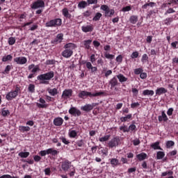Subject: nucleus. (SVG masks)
Returning a JSON list of instances; mask_svg holds the SVG:
<instances>
[{
    "mask_svg": "<svg viewBox=\"0 0 178 178\" xmlns=\"http://www.w3.org/2000/svg\"><path fill=\"white\" fill-rule=\"evenodd\" d=\"M102 17V14L101 13H97L95 17L92 18L93 22H98L99 19Z\"/></svg>",
    "mask_w": 178,
    "mask_h": 178,
    "instance_id": "obj_40",
    "label": "nucleus"
},
{
    "mask_svg": "<svg viewBox=\"0 0 178 178\" xmlns=\"http://www.w3.org/2000/svg\"><path fill=\"white\" fill-rule=\"evenodd\" d=\"M129 22L131 23V24H136V23L138 22V17H137L136 15H132L130 17Z\"/></svg>",
    "mask_w": 178,
    "mask_h": 178,
    "instance_id": "obj_36",
    "label": "nucleus"
},
{
    "mask_svg": "<svg viewBox=\"0 0 178 178\" xmlns=\"http://www.w3.org/2000/svg\"><path fill=\"white\" fill-rule=\"evenodd\" d=\"M14 62L17 63V65H26V63H27V58L24 56L17 57L14 58Z\"/></svg>",
    "mask_w": 178,
    "mask_h": 178,
    "instance_id": "obj_13",
    "label": "nucleus"
},
{
    "mask_svg": "<svg viewBox=\"0 0 178 178\" xmlns=\"http://www.w3.org/2000/svg\"><path fill=\"white\" fill-rule=\"evenodd\" d=\"M155 92H156V95H158L159 97L163 94H166V92H168V90H166V88L163 87L157 88Z\"/></svg>",
    "mask_w": 178,
    "mask_h": 178,
    "instance_id": "obj_18",
    "label": "nucleus"
},
{
    "mask_svg": "<svg viewBox=\"0 0 178 178\" xmlns=\"http://www.w3.org/2000/svg\"><path fill=\"white\" fill-rule=\"evenodd\" d=\"M120 141V139H119V137L116 136L112 138L108 143V148H116L119 145V142Z\"/></svg>",
    "mask_w": 178,
    "mask_h": 178,
    "instance_id": "obj_9",
    "label": "nucleus"
},
{
    "mask_svg": "<svg viewBox=\"0 0 178 178\" xmlns=\"http://www.w3.org/2000/svg\"><path fill=\"white\" fill-rule=\"evenodd\" d=\"M159 142H155L154 143L151 145V147L153 148V149H160L161 151H162V147H161V146H159Z\"/></svg>",
    "mask_w": 178,
    "mask_h": 178,
    "instance_id": "obj_37",
    "label": "nucleus"
},
{
    "mask_svg": "<svg viewBox=\"0 0 178 178\" xmlns=\"http://www.w3.org/2000/svg\"><path fill=\"white\" fill-rule=\"evenodd\" d=\"M47 91L51 97H55V95H58L59 94V92H58V89L56 88H49L47 89Z\"/></svg>",
    "mask_w": 178,
    "mask_h": 178,
    "instance_id": "obj_25",
    "label": "nucleus"
},
{
    "mask_svg": "<svg viewBox=\"0 0 178 178\" xmlns=\"http://www.w3.org/2000/svg\"><path fill=\"white\" fill-rule=\"evenodd\" d=\"M16 44V38L15 37H10L8 38V44L15 45Z\"/></svg>",
    "mask_w": 178,
    "mask_h": 178,
    "instance_id": "obj_44",
    "label": "nucleus"
},
{
    "mask_svg": "<svg viewBox=\"0 0 178 178\" xmlns=\"http://www.w3.org/2000/svg\"><path fill=\"white\" fill-rule=\"evenodd\" d=\"M93 45L96 49H98V48L101 45V43L99 42H98L97 40H94Z\"/></svg>",
    "mask_w": 178,
    "mask_h": 178,
    "instance_id": "obj_58",
    "label": "nucleus"
},
{
    "mask_svg": "<svg viewBox=\"0 0 178 178\" xmlns=\"http://www.w3.org/2000/svg\"><path fill=\"white\" fill-rule=\"evenodd\" d=\"M104 56H105L106 59H111V60H112V59H113L115 58V55L110 54L109 53H107V52H106L104 54Z\"/></svg>",
    "mask_w": 178,
    "mask_h": 178,
    "instance_id": "obj_48",
    "label": "nucleus"
},
{
    "mask_svg": "<svg viewBox=\"0 0 178 178\" xmlns=\"http://www.w3.org/2000/svg\"><path fill=\"white\" fill-rule=\"evenodd\" d=\"M110 163L113 168H116L117 166H119L120 165V163L119 162V159H110Z\"/></svg>",
    "mask_w": 178,
    "mask_h": 178,
    "instance_id": "obj_22",
    "label": "nucleus"
},
{
    "mask_svg": "<svg viewBox=\"0 0 178 178\" xmlns=\"http://www.w3.org/2000/svg\"><path fill=\"white\" fill-rule=\"evenodd\" d=\"M116 77L118 79L120 83H125V81H127V78H126V76L122 74L116 75Z\"/></svg>",
    "mask_w": 178,
    "mask_h": 178,
    "instance_id": "obj_30",
    "label": "nucleus"
},
{
    "mask_svg": "<svg viewBox=\"0 0 178 178\" xmlns=\"http://www.w3.org/2000/svg\"><path fill=\"white\" fill-rule=\"evenodd\" d=\"M101 9L104 11L105 17H112L115 15V10L109 8L106 5H102Z\"/></svg>",
    "mask_w": 178,
    "mask_h": 178,
    "instance_id": "obj_6",
    "label": "nucleus"
},
{
    "mask_svg": "<svg viewBox=\"0 0 178 178\" xmlns=\"http://www.w3.org/2000/svg\"><path fill=\"white\" fill-rule=\"evenodd\" d=\"M63 118H60V117H58V118H54V126H57V127H59V126H62V124H63Z\"/></svg>",
    "mask_w": 178,
    "mask_h": 178,
    "instance_id": "obj_19",
    "label": "nucleus"
},
{
    "mask_svg": "<svg viewBox=\"0 0 178 178\" xmlns=\"http://www.w3.org/2000/svg\"><path fill=\"white\" fill-rule=\"evenodd\" d=\"M109 138H111V135H106L104 137L99 138V141H100V143H105V141H108Z\"/></svg>",
    "mask_w": 178,
    "mask_h": 178,
    "instance_id": "obj_41",
    "label": "nucleus"
},
{
    "mask_svg": "<svg viewBox=\"0 0 178 178\" xmlns=\"http://www.w3.org/2000/svg\"><path fill=\"white\" fill-rule=\"evenodd\" d=\"M28 91L31 93L35 92V86L33 83L29 84Z\"/></svg>",
    "mask_w": 178,
    "mask_h": 178,
    "instance_id": "obj_42",
    "label": "nucleus"
},
{
    "mask_svg": "<svg viewBox=\"0 0 178 178\" xmlns=\"http://www.w3.org/2000/svg\"><path fill=\"white\" fill-rule=\"evenodd\" d=\"M159 122L161 123L162 122H168L169 118H168V115L165 113V111L161 112V115L158 117Z\"/></svg>",
    "mask_w": 178,
    "mask_h": 178,
    "instance_id": "obj_17",
    "label": "nucleus"
},
{
    "mask_svg": "<svg viewBox=\"0 0 178 178\" xmlns=\"http://www.w3.org/2000/svg\"><path fill=\"white\" fill-rule=\"evenodd\" d=\"M63 41V33H58L56 37L51 41V44L54 45H58V44H60Z\"/></svg>",
    "mask_w": 178,
    "mask_h": 178,
    "instance_id": "obj_10",
    "label": "nucleus"
},
{
    "mask_svg": "<svg viewBox=\"0 0 178 178\" xmlns=\"http://www.w3.org/2000/svg\"><path fill=\"white\" fill-rule=\"evenodd\" d=\"M136 158L137 159H138V161H144L145 159H147V154L142 152L139 154H137Z\"/></svg>",
    "mask_w": 178,
    "mask_h": 178,
    "instance_id": "obj_33",
    "label": "nucleus"
},
{
    "mask_svg": "<svg viewBox=\"0 0 178 178\" xmlns=\"http://www.w3.org/2000/svg\"><path fill=\"white\" fill-rule=\"evenodd\" d=\"M143 72H144L143 68H136L134 70V73L136 74H141Z\"/></svg>",
    "mask_w": 178,
    "mask_h": 178,
    "instance_id": "obj_56",
    "label": "nucleus"
},
{
    "mask_svg": "<svg viewBox=\"0 0 178 178\" xmlns=\"http://www.w3.org/2000/svg\"><path fill=\"white\" fill-rule=\"evenodd\" d=\"M13 69V65H6L5 70L1 72L2 74H9L10 70Z\"/></svg>",
    "mask_w": 178,
    "mask_h": 178,
    "instance_id": "obj_31",
    "label": "nucleus"
},
{
    "mask_svg": "<svg viewBox=\"0 0 178 178\" xmlns=\"http://www.w3.org/2000/svg\"><path fill=\"white\" fill-rule=\"evenodd\" d=\"M101 95H106V92H97L95 93H92L91 92L81 90L78 94L79 98H81V99H86L87 97H90V98H92V97H101Z\"/></svg>",
    "mask_w": 178,
    "mask_h": 178,
    "instance_id": "obj_3",
    "label": "nucleus"
},
{
    "mask_svg": "<svg viewBox=\"0 0 178 178\" xmlns=\"http://www.w3.org/2000/svg\"><path fill=\"white\" fill-rule=\"evenodd\" d=\"M78 6L80 8L83 9V8H86V6H87V2H86V1H81V2L79 3Z\"/></svg>",
    "mask_w": 178,
    "mask_h": 178,
    "instance_id": "obj_51",
    "label": "nucleus"
},
{
    "mask_svg": "<svg viewBox=\"0 0 178 178\" xmlns=\"http://www.w3.org/2000/svg\"><path fill=\"white\" fill-rule=\"evenodd\" d=\"M172 22H173V17H168L165 19L164 23L166 26H169Z\"/></svg>",
    "mask_w": 178,
    "mask_h": 178,
    "instance_id": "obj_47",
    "label": "nucleus"
},
{
    "mask_svg": "<svg viewBox=\"0 0 178 178\" xmlns=\"http://www.w3.org/2000/svg\"><path fill=\"white\" fill-rule=\"evenodd\" d=\"M72 95H73V90L65 89V90H63L61 97L62 98H63V99H67L70 98V97H72Z\"/></svg>",
    "mask_w": 178,
    "mask_h": 178,
    "instance_id": "obj_12",
    "label": "nucleus"
},
{
    "mask_svg": "<svg viewBox=\"0 0 178 178\" xmlns=\"http://www.w3.org/2000/svg\"><path fill=\"white\" fill-rule=\"evenodd\" d=\"M0 178H19L17 176H11L10 175H3Z\"/></svg>",
    "mask_w": 178,
    "mask_h": 178,
    "instance_id": "obj_55",
    "label": "nucleus"
},
{
    "mask_svg": "<svg viewBox=\"0 0 178 178\" xmlns=\"http://www.w3.org/2000/svg\"><path fill=\"white\" fill-rule=\"evenodd\" d=\"M120 130L123 131V133H129V131H130V129H129L126 125L120 127Z\"/></svg>",
    "mask_w": 178,
    "mask_h": 178,
    "instance_id": "obj_45",
    "label": "nucleus"
},
{
    "mask_svg": "<svg viewBox=\"0 0 178 178\" xmlns=\"http://www.w3.org/2000/svg\"><path fill=\"white\" fill-rule=\"evenodd\" d=\"M86 67L88 69V70H90L91 73H94L98 70L97 67H93L92 64H91V62L88 61L86 63Z\"/></svg>",
    "mask_w": 178,
    "mask_h": 178,
    "instance_id": "obj_21",
    "label": "nucleus"
},
{
    "mask_svg": "<svg viewBox=\"0 0 178 178\" xmlns=\"http://www.w3.org/2000/svg\"><path fill=\"white\" fill-rule=\"evenodd\" d=\"M78 132L76 130L70 129L68 132V136L70 138H76L78 137Z\"/></svg>",
    "mask_w": 178,
    "mask_h": 178,
    "instance_id": "obj_24",
    "label": "nucleus"
},
{
    "mask_svg": "<svg viewBox=\"0 0 178 178\" xmlns=\"http://www.w3.org/2000/svg\"><path fill=\"white\" fill-rule=\"evenodd\" d=\"M19 130L22 131V133H24L26 131H30L31 129L30 127L19 126Z\"/></svg>",
    "mask_w": 178,
    "mask_h": 178,
    "instance_id": "obj_38",
    "label": "nucleus"
},
{
    "mask_svg": "<svg viewBox=\"0 0 178 178\" xmlns=\"http://www.w3.org/2000/svg\"><path fill=\"white\" fill-rule=\"evenodd\" d=\"M12 59H13V56L10 54H8L7 56H3L2 57V62H12Z\"/></svg>",
    "mask_w": 178,
    "mask_h": 178,
    "instance_id": "obj_29",
    "label": "nucleus"
},
{
    "mask_svg": "<svg viewBox=\"0 0 178 178\" xmlns=\"http://www.w3.org/2000/svg\"><path fill=\"white\" fill-rule=\"evenodd\" d=\"M46 27H60L62 26V19L56 18L51 19L45 24Z\"/></svg>",
    "mask_w": 178,
    "mask_h": 178,
    "instance_id": "obj_5",
    "label": "nucleus"
},
{
    "mask_svg": "<svg viewBox=\"0 0 178 178\" xmlns=\"http://www.w3.org/2000/svg\"><path fill=\"white\" fill-rule=\"evenodd\" d=\"M165 157V152H157L156 153V159H163Z\"/></svg>",
    "mask_w": 178,
    "mask_h": 178,
    "instance_id": "obj_43",
    "label": "nucleus"
},
{
    "mask_svg": "<svg viewBox=\"0 0 178 178\" xmlns=\"http://www.w3.org/2000/svg\"><path fill=\"white\" fill-rule=\"evenodd\" d=\"M122 12H130L131 10V7L130 6H127L122 8Z\"/></svg>",
    "mask_w": 178,
    "mask_h": 178,
    "instance_id": "obj_59",
    "label": "nucleus"
},
{
    "mask_svg": "<svg viewBox=\"0 0 178 178\" xmlns=\"http://www.w3.org/2000/svg\"><path fill=\"white\" fill-rule=\"evenodd\" d=\"M156 3L154 2L147 3L142 6V9H148V8H154Z\"/></svg>",
    "mask_w": 178,
    "mask_h": 178,
    "instance_id": "obj_35",
    "label": "nucleus"
},
{
    "mask_svg": "<svg viewBox=\"0 0 178 178\" xmlns=\"http://www.w3.org/2000/svg\"><path fill=\"white\" fill-rule=\"evenodd\" d=\"M63 15L65 17H67V19H70L72 17V15L69 13V10L67 8L63 9Z\"/></svg>",
    "mask_w": 178,
    "mask_h": 178,
    "instance_id": "obj_34",
    "label": "nucleus"
},
{
    "mask_svg": "<svg viewBox=\"0 0 178 178\" xmlns=\"http://www.w3.org/2000/svg\"><path fill=\"white\" fill-rule=\"evenodd\" d=\"M20 158H28V156L30 155V152H21L18 154Z\"/></svg>",
    "mask_w": 178,
    "mask_h": 178,
    "instance_id": "obj_39",
    "label": "nucleus"
},
{
    "mask_svg": "<svg viewBox=\"0 0 178 178\" xmlns=\"http://www.w3.org/2000/svg\"><path fill=\"white\" fill-rule=\"evenodd\" d=\"M72 162H70L69 160H65L61 162V168L64 172H67L70 168H72Z\"/></svg>",
    "mask_w": 178,
    "mask_h": 178,
    "instance_id": "obj_11",
    "label": "nucleus"
},
{
    "mask_svg": "<svg viewBox=\"0 0 178 178\" xmlns=\"http://www.w3.org/2000/svg\"><path fill=\"white\" fill-rule=\"evenodd\" d=\"M76 144L78 147H84V140L81 139L80 140H77Z\"/></svg>",
    "mask_w": 178,
    "mask_h": 178,
    "instance_id": "obj_52",
    "label": "nucleus"
},
{
    "mask_svg": "<svg viewBox=\"0 0 178 178\" xmlns=\"http://www.w3.org/2000/svg\"><path fill=\"white\" fill-rule=\"evenodd\" d=\"M175 146V142L172 140H168L166 142V148H170V147Z\"/></svg>",
    "mask_w": 178,
    "mask_h": 178,
    "instance_id": "obj_49",
    "label": "nucleus"
},
{
    "mask_svg": "<svg viewBox=\"0 0 178 178\" xmlns=\"http://www.w3.org/2000/svg\"><path fill=\"white\" fill-rule=\"evenodd\" d=\"M56 63V61L55 60H46V65H55Z\"/></svg>",
    "mask_w": 178,
    "mask_h": 178,
    "instance_id": "obj_60",
    "label": "nucleus"
},
{
    "mask_svg": "<svg viewBox=\"0 0 178 178\" xmlns=\"http://www.w3.org/2000/svg\"><path fill=\"white\" fill-rule=\"evenodd\" d=\"M147 60H148V55H147V54H145L142 56L141 62H143V63H145Z\"/></svg>",
    "mask_w": 178,
    "mask_h": 178,
    "instance_id": "obj_54",
    "label": "nucleus"
},
{
    "mask_svg": "<svg viewBox=\"0 0 178 178\" xmlns=\"http://www.w3.org/2000/svg\"><path fill=\"white\" fill-rule=\"evenodd\" d=\"M90 59L91 63H94L97 60V58H95V54H92L90 57Z\"/></svg>",
    "mask_w": 178,
    "mask_h": 178,
    "instance_id": "obj_64",
    "label": "nucleus"
},
{
    "mask_svg": "<svg viewBox=\"0 0 178 178\" xmlns=\"http://www.w3.org/2000/svg\"><path fill=\"white\" fill-rule=\"evenodd\" d=\"M131 92H133L134 95L135 97H137V95H138V90H137V88H133L131 89Z\"/></svg>",
    "mask_w": 178,
    "mask_h": 178,
    "instance_id": "obj_62",
    "label": "nucleus"
},
{
    "mask_svg": "<svg viewBox=\"0 0 178 178\" xmlns=\"http://www.w3.org/2000/svg\"><path fill=\"white\" fill-rule=\"evenodd\" d=\"M101 154H102V155H104L105 156H108V149H102L100 150Z\"/></svg>",
    "mask_w": 178,
    "mask_h": 178,
    "instance_id": "obj_63",
    "label": "nucleus"
},
{
    "mask_svg": "<svg viewBox=\"0 0 178 178\" xmlns=\"http://www.w3.org/2000/svg\"><path fill=\"white\" fill-rule=\"evenodd\" d=\"M40 103H37L38 108H47L48 105L45 104V100L42 98H40L39 99Z\"/></svg>",
    "mask_w": 178,
    "mask_h": 178,
    "instance_id": "obj_26",
    "label": "nucleus"
},
{
    "mask_svg": "<svg viewBox=\"0 0 178 178\" xmlns=\"http://www.w3.org/2000/svg\"><path fill=\"white\" fill-rule=\"evenodd\" d=\"M22 90H20V86L16 85L15 90H11L6 95V99L7 101H12V99H15L17 95H19V92L20 93Z\"/></svg>",
    "mask_w": 178,
    "mask_h": 178,
    "instance_id": "obj_4",
    "label": "nucleus"
},
{
    "mask_svg": "<svg viewBox=\"0 0 178 178\" xmlns=\"http://www.w3.org/2000/svg\"><path fill=\"white\" fill-rule=\"evenodd\" d=\"M115 60L116 62H118V63H122V62H123V56H122L121 54L118 55L116 57Z\"/></svg>",
    "mask_w": 178,
    "mask_h": 178,
    "instance_id": "obj_53",
    "label": "nucleus"
},
{
    "mask_svg": "<svg viewBox=\"0 0 178 178\" xmlns=\"http://www.w3.org/2000/svg\"><path fill=\"white\" fill-rule=\"evenodd\" d=\"M45 6V3L44 1H35L31 6L32 9H40V8H44Z\"/></svg>",
    "mask_w": 178,
    "mask_h": 178,
    "instance_id": "obj_14",
    "label": "nucleus"
},
{
    "mask_svg": "<svg viewBox=\"0 0 178 178\" xmlns=\"http://www.w3.org/2000/svg\"><path fill=\"white\" fill-rule=\"evenodd\" d=\"M60 140L63 143V144H65V145H69L70 143V141L63 136L60 137Z\"/></svg>",
    "mask_w": 178,
    "mask_h": 178,
    "instance_id": "obj_46",
    "label": "nucleus"
},
{
    "mask_svg": "<svg viewBox=\"0 0 178 178\" xmlns=\"http://www.w3.org/2000/svg\"><path fill=\"white\" fill-rule=\"evenodd\" d=\"M59 154V152L58 150H55L52 148L47 149V150H42L40 152V155L42 156H45V155H53V156H55V155H58Z\"/></svg>",
    "mask_w": 178,
    "mask_h": 178,
    "instance_id": "obj_7",
    "label": "nucleus"
},
{
    "mask_svg": "<svg viewBox=\"0 0 178 178\" xmlns=\"http://www.w3.org/2000/svg\"><path fill=\"white\" fill-rule=\"evenodd\" d=\"M81 30L83 33H91L94 30V26L92 24L82 26Z\"/></svg>",
    "mask_w": 178,
    "mask_h": 178,
    "instance_id": "obj_16",
    "label": "nucleus"
},
{
    "mask_svg": "<svg viewBox=\"0 0 178 178\" xmlns=\"http://www.w3.org/2000/svg\"><path fill=\"white\" fill-rule=\"evenodd\" d=\"M1 115L2 116H8V115H10V112L9 111V110H3L1 111Z\"/></svg>",
    "mask_w": 178,
    "mask_h": 178,
    "instance_id": "obj_57",
    "label": "nucleus"
},
{
    "mask_svg": "<svg viewBox=\"0 0 178 178\" xmlns=\"http://www.w3.org/2000/svg\"><path fill=\"white\" fill-rule=\"evenodd\" d=\"M70 115H72V116H81V111L77 109L76 107H71L69 110Z\"/></svg>",
    "mask_w": 178,
    "mask_h": 178,
    "instance_id": "obj_15",
    "label": "nucleus"
},
{
    "mask_svg": "<svg viewBox=\"0 0 178 178\" xmlns=\"http://www.w3.org/2000/svg\"><path fill=\"white\" fill-rule=\"evenodd\" d=\"M131 58L132 59H134L136 58H138V51H134L131 55Z\"/></svg>",
    "mask_w": 178,
    "mask_h": 178,
    "instance_id": "obj_61",
    "label": "nucleus"
},
{
    "mask_svg": "<svg viewBox=\"0 0 178 178\" xmlns=\"http://www.w3.org/2000/svg\"><path fill=\"white\" fill-rule=\"evenodd\" d=\"M109 84H110L111 88H114V87H116V86H118L119 85V82L118 81V77L117 76L113 77L110 80Z\"/></svg>",
    "mask_w": 178,
    "mask_h": 178,
    "instance_id": "obj_20",
    "label": "nucleus"
},
{
    "mask_svg": "<svg viewBox=\"0 0 178 178\" xmlns=\"http://www.w3.org/2000/svg\"><path fill=\"white\" fill-rule=\"evenodd\" d=\"M40 65H35L34 68L31 70V73H33V74H35L37 72H40Z\"/></svg>",
    "mask_w": 178,
    "mask_h": 178,
    "instance_id": "obj_50",
    "label": "nucleus"
},
{
    "mask_svg": "<svg viewBox=\"0 0 178 178\" xmlns=\"http://www.w3.org/2000/svg\"><path fill=\"white\" fill-rule=\"evenodd\" d=\"M165 176H168L166 178H175L173 177V171L172 170H168L161 173V177H165Z\"/></svg>",
    "mask_w": 178,
    "mask_h": 178,
    "instance_id": "obj_23",
    "label": "nucleus"
},
{
    "mask_svg": "<svg viewBox=\"0 0 178 178\" xmlns=\"http://www.w3.org/2000/svg\"><path fill=\"white\" fill-rule=\"evenodd\" d=\"M91 42H92V40H83V44L85 49H90L91 48Z\"/></svg>",
    "mask_w": 178,
    "mask_h": 178,
    "instance_id": "obj_27",
    "label": "nucleus"
},
{
    "mask_svg": "<svg viewBox=\"0 0 178 178\" xmlns=\"http://www.w3.org/2000/svg\"><path fill=\"white\" fill-rule=\"evenodd\" d=\"M154 92L152 90H148L146 89L145 90L143 91V95L145 96H149V97H152V95H154Z\"/></svg>",
    "mask_w": 178,
    "mask_h": 178,
    "instance_id": "obj_28",
    "label": "nucleus"
},
{
    "mask_svg": "<svg viewBox=\"0 0 178 178\" xmlns=\"http://www.w3.org/2000/svg\"><path fill=\"white\" fill-rule=\"evenodd\" d=\"M65 50L61 53V55L63 58L67 59L71 58L73 56V49H76L77 46L74 43H67L64 46Z\"/></svg>",
    "mask_w": 178,
    "mask_h": 178,
    "instance_id": "obj_2",
    "label": "nucleus"
},
{
    "mask_svg": "<svg viewBox=\"0 0 178 178\" xmlns=\"http://www.w3.org/2000/svg\"><path fill=\"white\" fill-rule=\"evenodd\" d=\"M131 118H133L132 114H128L125 117H121L120 120L122 122H129V120H131Z\"/></svg>",
    "mask_w": 178,
    "mask_h": 178,
    "instance_id": "obj_32",
    "label": "nucleus"
},
{
    "mask_svg": "<svg viewBox=\"0 0 178 178\" xmlns=\"http://www.w3.org/2000/svg\"><path fill=\"white\" fill-rule=\"evenodd\" d=\"M99 105V103H92L91 104H86L85 106H81V109L84 112H91L95 106H98Z\"/></svg>",
    "mask_w": 178,
    "mask_h": 178,
    "instance_id": "obj_8",
    "label": "nucleus"
},
{
    "mask_svg": "<svg viewBox=\"0 0 178 178\" xmlns=\"http://www.w3.org/2000/svg\"><path fill=\"white\" fill-rule=\"evenodd\" d=\"M53 77H55V72L49 71L38 75L37 79L40 82V84H49V81L52 80Z\"/></svg>",
    "mask_w": 178,
    "mask_h": 178,
    "instance_id": "obj_1",
    "label": "nucleus"
}]
</instances>
